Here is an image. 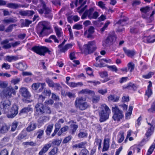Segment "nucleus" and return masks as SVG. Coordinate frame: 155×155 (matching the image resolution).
<instances>
[{
    "label": "nucleus",
    "instance_id": "obj_4",
    "mask_svg": "<svg viewBox=\"0 0 155 155\" xmlns=\"http://www.w3.org/2000/svg\"><path fill=\"white\" fill-rule=\"evenodd\" d=\"M8 83L4 81H0V88H3L2 93L6 97H11L12 94L15 95L16 91L11 86L7 87Z\"/></svg>",
    "mask_w": 155,
    "mask_h": 155
},
{
    "label": "nucleus",
    "instance_id": "obj_17",
    "mask_svg": "<svg viewBox=\"0 0 155 155\" xmlns=\"http://www.w3.org/2000/svg\"><path fill=\"white\" fill-rule=\"evenodd\" d=\"M19 93L25 99H29L31 95L27 88L25 87H21L19 90Z\"/></svg>",
    "mask_w": 155,
    "mask_h": 155
},
{
    "label": "nucleus",
    "instance_id": "obj_58",
    "mask_svg": "<svg viewBox=\"0 0 155 155\" xmlns=\"http://www.w3.org/2000/svg\"><path fill=\"white\" fill-rule=\"evenodd\" d=\"M99 74L100 77L102 78L107 77L108 76L107 72L106 71L99 72Z\"/></svg>",
    "mask_w": 155,
    "mask_h": 155
},
{
    "label": "nucleus",
    "instance_id": "obj_56",
    "mask_svg": "<svg viewBox=\"0 0 155 155\" xmlns=\"http://www.w3.org/2000/svg\"><path fill=\"white\" fill-rule=\"evenodd\" d=\"M73 28L77 30H80L83 28V26L82 25L76 23L73 25Z\"/></svg>",
    "mask_w": 155,
    "mask_h": 155
},
{
    "label": "nucleus",
    "instance_id": "obj_13",
    "mask_svg": "<svg viewBox=\"0 0 155 155\" xmlns=\"http://www.w3.org/2000/svg\"><path fill=\"white\" fill-rule=\"evenodd\" d=\"M66 41V40L64 39L62 43L58 46V48L60 49V52L61 53H65L68 49L71 48L73 46V45L71 44H67L63 47Z\"/></svg>",
    "mask_w": 155,
    "mask_h": 155
},
{
    "label": "nucleus",
    "instance_id": "obj_27",
    "mask_svg": "<svg viewBox=\"0 0 155 155\" xmlns=\"http://www.w3.org/2000/svg\"><path fill=\"white\" fill-rule=\"evenodd\" d=\"M17 68L21 71L25 70L28 67L26 64L25 62H20L16 64Z\"/></svg>",
    "mask_w": 155,
    "mask_h": 155
},
{
    "label": "nucleus",
    "instance_id": "obj_53",
    "mask_svg": "<svg viewBox=\"0 0 155 155\" xmlns=\"http://www.w3.org/2000/svg\"><path fill=\"white\" fill-rule=\"evenodd\" d=\"M46 82L49 87H55V84L52 80L49 79H47Z\"/></svg>",
    "mask_w": 155,
    "mask_h": 155
},
{
    "label": "nucleus",
    "instance_id": "obj_9",
    "mask_svg": "<svg viewBox=\"0 0 155 155\" xmlns=\"http://www.w3.org/2000/svg\"><path fill=\"white\" fill-rule=\"evenodd\" d=\"M85 101L86 99L83 97L77 98L74 103L76 107L81 110L86 109L88 107V105Z\"/></svg>",
    "mask_w": 155,
    "mask_h": 155
},
{
    "label": "nucleus",
    "instance_id": "obj_49",
    "mask_svg": "<svg viewBox=\"0 0 155 155\" xmlns=\"http://www.w3.org/2000/svg\"><path fill=\"white\" fill-rule=\"evenodd\" d=\"M72 138V137L71 135L65 137L62 141L63 144H66L70 141Z\"/></svg>",
    "mask_w": 155,
    "mask_h": 155
},
{
    "label": "nucleus",
    "instance_id": "obj_3",
    "mask_svg": "<svg viewBox=\"0 0 155 155\" xmlns=\"http://www.w3.org/2000/svg\"><path fill=\"white\" fill-rule=\"evenodd\" d=\"M100 109L99 112V121L101 122H103L109 119V116L111 113V110L105 104H103L101 105Z\"/></svg>",
    "mask_w": 155,
    "mask_h": 155
},
{
    "label": "nucleus",
    "instance_id": "obj_8",
    "mask_svg": "<svg viewBox=\"0 0 155 155\" xmlns=\"http://www.w3.org/2000/svg\"><path fill=\"white\" fill-rule=\"evenodd\" d=\"M112 110L113 114L112 117L114 121L119 122L124 117L122 111L120 110L118 106L112 107Z\"/></svg>",
    "mask_w": 155,
    "mask_h": 155
},
{
    "label": "nucleus",
    "instance_id": "obj_1",
    "mask_svg": "<svg viewBox=\"0 0 155 155\" xmlns=\"http://www.w3.org/2000/svg\"><path fill=\"white\" fill-rule=\"evenodd\" d=\"M45 98V97L42 94L39 95L38 98V103L35 106V113L36 115L39 116L45 113L48 114L51 113V108L48 106L52 105L54 103V101L51 99L47 100L44 103V105L43 103Z\"/></svg>",
    "mask_w": 155,
    "mask_h": 155
},
{
    "label": "nucleus",
    "instance_id": "obj_44",
    "mask_svg": "<svg viewBox=\"0 0 155 155\" xmlns=\"http://www.w3.org/2000/svg\"><path fill=\"white\" fill-rule=\"evenodd\" d=\"M44 134V130H43L41 129L38 130L36 133V135H37V138L39 139H41Z\"/></svg>",
    "mask_w": 155,
    "mask_h": 155
},
{
    "label": "nucleus",
    "instance_id": "obj_25",
    "mask_svg": "<svg viewBox=\"0 0 155 155\" xmlns=\"http://www.w3.org/2000/svg\"><path fill=\"white\" fill-rule=\"evenodd\" d=\"M110 139L109 138H104V140L102 152L107 151L110 147Z\"/></svg>",
    "mask_w": 155,
    "mask_h": 155
},
{
    "label": "nucleus",
    "instance_id": "obj_2",
    "mask_svg": "<svg viewBox=\"0 0 155 155\" xmlns=\"http://www.w3.org/2000/svg\"><path fill=\"white\" fill-rule=\"evenodd\" d=\"M147 123L150 126L146 130L144 138L139 144L141 146H143L150 140L155 130V119H153L151 123L147 122Z\"/></svg>",
    "mask_w": 155,
    "mask_h": 155
},
{
    "label": "nucleus",
    "instance_id": "obj_31",
    "mask_svg": "<svg viewBox=\"0 0 155 155\" xmlns=\"http://www.w3.org/2000/svg\"><path fill=\"white\" fill-rule=\"evenodd\" d=\"M88 134L86 131H83L80 130L78 134V137L79 139H84L87 137Z\"/></svg>",
    "mask_w": 155,
    "mask_h": 155
},
{
    "label": "nucleus",
    "instance_id": "obj_61",
    "mask_svg": "<svg viewBox=\"0 0 155 155\" xmlns=\"http://www.w3.org/2000/svg\"><path fill=\"white\" fill-rule=\"evenodd\" d=\"M120 134V137L118 140V143H121L124 139V132L123 131L119 132Z\"/></svg>",
    "mask_w": 155,
    "mask_h": 155
},
{
    "label": "nucleus",
    "instance_id": "obj_36",
    "mask_svg": "<svg viewBox=\"0 0 155 155\" xmlns=\"http://www.w3.org/2000/svg\"><path fill=\"white\" fill-rule=\"evenodd\" d=\"M49 120V118L47 116L41 117H39L38 120V122L41 124H44L45 123Z\"/></svg>",
    "mask_w": 155,
    "mask_h": 155
},
{
    "label": "nucleus",
    "instance_id": "obj_38",
    "mask_svg": "<svg viewBox=\"0 0 155 155\" xmlns=\"http://www.w3.org/2000/svg\"><path fill=\"white\" fill-rule=\"evenodd\" d=\"M53 126L54 124H51L48 125L46 129L45 130V132L47 135L49 136L50 135L53 129Z\"/></svg>",
    "mask_w": 155,
    "mask_h": 155
},
{
    "label": "nucleus",
    "instance_id": "obj_12",
    "mask_svg": "<svg viewBox=\"0 0 155 155\" xmlns=\"http://www.w3.org/2000/svg\"><path fill=\"white\" fill-rule=\"evenodd\" d=\"M128 19L126 16H123L117 22L116 24L119 25L117 30V31L120 32L124 31L125 28L123 27L126 25V22Z\"/></svg>",
    "mask_w": 155,
    "mask_h": 155
},
{
    "label": "nucleus",
    "instance_id": "obj_50",
    "mask_svg": "<svg viewBox=\"0 0 155 155\" xmlns=\"http://www.w3.org/2000/svg\"><path fill=\"white\" fill-rule=\"evenodd\" d=\"M89 152L87 149H82L80 151L78 155H89Z\"/></svg>",
    "mask_w": 155,
    "mask_h": 155
},
{
    "label": "nucleus",
    "instance_id": "obj_52",
    "mask_svg": "<svg viewBox=\"0 0 155 155\" xmlns=\"http://www.w3.org/2000/svg\"><path fill=\"white\" fill-rule=\"evenodd\" d=\"M7 7L9 8L16 9L18 7V5L15 3H9L7 4Z\"/></svg>",
    "mask_w": 155,
    "mask_h": 155
},
{
    "label": "nucleus",
    "instance_id": "obj_43",
    "mask_svg": "<svg viewBox=\"0 0 155 155\" xmlns=\"http://www.w3.org/2000/svg\"><path fill=\"white\" fill-rule=\"evenodd\" d=\"M147 111L149 113L155 112V100L152 103L150 107L147 109Z\"/></svg>",
    "mask_w": 155,
    "mask_h": 155
},
{
    "label": "nucleus",
    "instance_id": "obj_14",
    "mask_svg": "<svg viewBox=\"0 0 155 155\" xmlns=\"http://www.w3.org/2000/svg\"><path fill=\"white\" fill-rule=\"evenodd\" d=\"M87 49L88 54H91L95 51L97 49L96 46L95 42L94 41H89L87 44L86 45Z\"/></svg>",
    "mask_w": 155,
    "mask_h": 155
},
{
    "label": "nucleus",
    "instance_id": "obj_6",
    "mask_svg": "<svg viewBox=\"0 0 155 155\" xmlns=\"http://www.w3.org/2000/svg\"><path fill=\"white\" fill-rule=\"evenodd\" d=\"M30 50L40 56H45L46 53L50 54L51 52L48 48L42 46L35 45Z\"/></svg>",
    "mask_w": 155,
    "mask_h": 155
},
{
    "label": "nucleus",
    "instance_id": "obj_51",
    "mask_svg": "<svg viewBox=\"0 0 155 155\" xmlns=\"http://www.w3.org/2000/svg\"><path fill=\"white\" fill-rule=\"evenodd\" d=\"M58 150V147H55L49 152L48 154L49 155H54L57 153Z\"/></svg>",
    "mask_w": 155,
    "mask_h": 155
},
{
    "label": "nucleus",
    "instance_id": "obj_46",
    "mask_svg": "<svg viewBox=\"0 0 155 155\" xmlns=\"http://www.w3.org/2000/svg\"><path fill=\"white\" fill-rule=\"evenodd\" d=\"M150 10V7L149 5L142 7L140 9V11L141 13H147Z\"/></svg>",
    "mask_w": 155,
    "mask_h": 155
},
{
    "label": "nucleus",
    "instance_id": "obj_41",
    "mask_svg": "<svg viewBox=\"0 0 155 155\" xmlns=\"http://www.w3.org/2000/svg\"><path fill=\"white\" fill-rule=\"evenodd\" d=\"M86 2V1H85L82 4H81L80 6L78 7L77 8V10H79L78 12L80 14H81L87 8V5H86L84 7L81 8V7L85 4Z\"/></svg>",
    "mask_w": 155,
    "mask_h": 155
},
{
    "label": "nucleus",
    "instance_id": "obj_19",
    "mask_svg": "<svg viewBox=\"0 0 155 155\" xmlns=\"http://www.w3.org/2000/svg\"><path fill=\"white\" fill-rule=\"evenodd\" d=\"M18 106L14 104L12 105L10 111V114L9 115V117L10 118H13L15 117L18 113Z\"/></svg>",
    "mask_w": 155,
    "mask_h": 155
},
{
    "label": "nucleus",
    "instance_id": "obj_59",
    "mask_svg": "<svg viewBox=\"0 0 155 155\" xmlns=\"http://www.w3.org/2000/svg\"><path fill=\"white\" fill-rule=\"evenodd\" d=\"M129 80L128 78L127 77H122L119 79V82L120 84L126 82Z\"/></svg>",
    "mask_w": 155,
    "mask_h": 155
},
{
    "label": "nucleus",
    "instance_id": "obj_39",
    "mask_svg": "<svg viewBox=\"0 0 155 155\" xmlns=\"http://www.w3.org/2000/svg\"><path fill=\"white\" fill-rule=\"evenodd\" d=\"M88 34L87 36V38L92 37V34L94 32V28L93 26H91L88 30Z\"/></svg>",
    "mask_w": 155,
    "mask_h": 155
},
{
    "label": "nucleus",
    "instance_id": "obj_64",
    "mask_svg": "<svg viewBox=\"0 0 155 155\" xmlns=\"http://www.w3.org/2000/svg\"><path fill=\"white\" fill-rule=\"evenodd\" d=\"M99 14L97 12L95 11L94 13L93 12L90 19H96L99 16Z\"/></svg>",
    "mask_w": 155,
    "mask_h": 155
},
{
    "label": "nucleus",
    "instance_id": "obj_22",
    "mask_svg": "<svg viewBox=\"0 0 155 155\" xmlns=\"http://www.w3.org/2000/svg\"><path fill=\"white\" fill-rule=\"evenodd\" d=\"M69 123H72V124H71L70 126L71 130L70 131L69 133L71 134L74 135L75 134L77 129L78 128V126L77 124V122L74 121L73 120H70L69 122Z\"/></svg>",
    "mask_w": 155,
    "mask_h": 155
},
{
    "label": "nucleus",
    "instance_id": "obj_54",
    "mask_svg": "<svg viewBox=\"0 0 155 155\" xmlns=\"http://www.w3.org/2000/svg\"><path fill=\"white\" fill-rule=\"evenodd\" d=\"M153 94L152 89H147L145 91V95L147 96V98H149Z\"/></svg>",
    "mask_w": 155,
    "mask_h": 155
},
{
    "label": "nucleus",
    "instance_id": "obj_32",
    "mask_svg": "<svg viewBox=\"0 0 155 155\" xmlns=\"http://www.w3.org/2000/svg\"><path fill=\"white\" fill-rule=\"evenodd\" d=\"M37 125L35 123L31 122L26 128V130L28 132H30L36 129Z\"/></svg>",
    "mask_w": 155,
    "mask_h": 155
},
{
    "label": "nucleus",
    "instance_id": "obj_23",
    "mask_svg": "<svg viewBox=\"0 0 155 155\" xmlns=\"http://www.w3.org/2000/svg\"><path fill=\"white\" fill-rule=\"evenodd\" d=\"M87 144V142L86 141L80 142L78 143L73 145L72 147L73 149H86V146Z\"/></svg>",
    "mask_w": 155,
    "mask_h": 155
},
{
    "label": "nucleus",
    "instance_id": "obj_10",
    "mask_svg": "<svg viewBox=\"0 0 155 155\" xmlns=\"http://www.w3.org/2000/svg\"><path fill=\"white\" fill-rule=\"evenodd\" d=\"M51 29V27L48 26L44 24H42L41 26H39L36 28V32L40 37H44L49 34L48 31Z\"/></svg>",
    "mask_w": 155,
    "mask_h": 155
},
{
    "label": "nucleus",
    "instance_id": "obj_62",
    "mask_svg": "<svg viewBox=\"0 0 155 155\" xmlns=\"http://www.w3.org/2000/svg\"><path fill=\"white\" fill-rule=\"evenodd\" d=\"M42 94L46 96L50 97L51 94V91L50 90L45 89Z\"/></svg>",
    "mask_w": 155,
    "mask_h": 155
},
{
    "label": "nucleus",
    "instance_id": "obj_20",
    "mask_svg": "<svg viewBox=\"0 0 155 155\" xmlns=\"http://www.w3.org/2000/svg\"><path fill=\"white\" fill-rule=\"evenodd\" d=\"M94 10V8L93 7H91L88 9L86 10L81 16V19H84L87 17L90 19Z\"/></svg>",
    "mask_w": 155,
    "mask_h": 155
},
{
    "label": "nucleus",
    "instance_id": "obj_55",
    "mask_svg": "<svg viewBox=\"0 0 155 155\" xmlns=\"http://www.w3.org/2000/svg\"><path fill=\"white\" fill-rule=\"evenodd\" d=\"M22 145H29L31 146H35L36 145V143H34L33 141H30V142H23L22 143Z\"/></svg>",
    "mask_w": 155,
    "mask_h": 155
},
{
    "label": "nucleus",
    "instance_id": "obj_16",
    "mask_svg": "<svg viewBox=\"0 0 155 155\" xmlns=\"http://www.w3.org/2000/svg\"><path fill=\"white\" fill-rule=\"evenodd\" d=\"M142 41L146 43H153L155 42V34L146 36L144 35L142 37Z\"/></svg>",
    "mask_w": 155,
    "mask_h": 155
},
{
    "label": "nucleus",
    "instance_id": "obj_11",
    "mask_svg": "<svg viewBox=\"0 0 155 155\" xmlns=\"http://www.w3.org/2000/svg\"><path fill=\"white\" fill-rule=\"evenodd\" d=\"M117 38V35L115 32H111L109 33L108 36L106 39L105 42L106 44L112 45L115 42Z\"/></svg>",
    "mask_w": 155,
    "mask_h": 155
},
{
    "label": "nucleus",
    "instance_id": "obj_34",
    "mask_svg": "<svg viewBox=\"0 0 155 155\" xmlns=\"http://www.w3.org/2000/svg\"><path fill=\"white\" fill-rule=\"evenodd\" d=\"M68 129L69 127L66 125L61 127L57 133L58 136H61L63 133L68 131Z\"/></svg>",
    "mask_w": 155,
    "mask_h": 155
},
{
    "label": "nucleus",
    "instance_id": "obj_5",
    "mask_svg": "<svg viewBox=\"0 0 155 155\" xmlns=\"http://www.w3.org/2000/svg\"><path fill=\"white\" fill-rule=\"evenodd\" d=\"M40 4L37 6V11L41 15L44 14L45 16L49 14L51 12V9L50 8L46 5L43 0H39Z\"/></svg>",
    "mask_w": 155,
    "mask_h": 155
},
{
    "label": "nucleus",
    "instance_id": "obj_57",
    "mask_svg": "<svg viewBox=\"0 0 155 155\" xmlns=\"http://www.w3.org/2000/svg\"><path fill=\"white\" fill-rule=\"evenodd\" d=\"M142 120V117L141 116H140L136 121L135 126L137 127H139L141 125V121Z\"/></svg>",
    "mask_w": 155,
    "mask_h": 155
},
{
    "label": "nucleus",
    "instance_id": "obj_7",
    "mask_svg": "<svg viewBox=\"0 0 155 155\" xmlns=\"http://www.w3.org/2000/svg\"><path fill=\"white\" fill-rule=\"evenodd\" d=\"M61 142V140L57 139H54L52 142L51 143H49L44 145L42 148L39 152V155H43L44 154L48 151L52 145V146H55L57 147L58 146L60 145Z\"/></svg>",
    "mask_w": 155,
    "mask_h": 155
},
{
    "label": "nucleus",
    "instance_id": "obj_60",
    "mask_svg": "<svg viewBox=\"0 0 155 155\" xmlns=\"http://www.w3.org/2000/svg\"><path fill=\"white\" fill-rule=\"evenodd\" d=\"M26 137V135L20 133L18 136L16 137V139L18 141H21Z\"/></svg>",
    "mask_w": 155,
    "mask_h": 155
},
{
    "label": "nucleus",
    "instance_id": "obj_18",
    "mask_svg": "<svg viewBox=\"0 0 155 155\" xmlns=\"http://www.w3.org/2000/svg\"><path fill=\"white\" fill-rule=\"evenodd\" d=\"M11 104V102L9 100L6 99L1 102L0 107L5 112H6L8 111Z\"/></svg>",
    "mask_w": 155,
    "mask_h": 155
},
{
    "label": "nucleus",
    "instance_id": "obj_24",
    "mask_svg": "<svg viewBox=\"0 0 155 155\" xmlns=\"http://www.w3.org/2000/svg\"><path fill=\"white\" fill-rule=\"evenodd\" d=\"M123 50L125 54L129 57L133 58L136 53L134 50H131L127 49L126 47H123Z\"/></svg>",
    "mask_w": 155,
    "mask_h": 155
},
{
    "label": "nucleus",
    "instance_id": "obj_63",
    "mask_svg": "<svg viewBox=\"0 0 155 155\" xmlns=\"http://www.w3.org/2000/svg\"><path fill=\"white\" fill-rule=\"evenodd\" d=\"M108 68L112 71H114L115 72L117 73L118 71L117 67L114 65L109 66L108 67Z\"/></svg>",
    "mask_w": 155,
    "mask_h": 155
},
{
    "label": "nucleus",
    "instance_id": "obj_21",
    "mask_svg": "<svg viewBox=\"0 0 155 155\" xmlns=\"http://www.w3.org/2000/svg\"><path fill=\"white\" fill-rule=\"evenodd\" d=\"M122 87L123 90L127 89L129 90L132 89L133 91H137L138 86L136 84L129 82L127 85L123 86Z\"/></svg>",
    "mask_w": 155,
    "mask_h": 155
},
{
    "label": "nucleus",
    "instance_id": "obj_35",
    "mask_svg": "<svg viewBox=\"0 0 155 155\" xmlns=\"http://www.w3.org/2000/svg\"><path fill=\"white\" fill-rule=\"evenodd\" d=\"M54 31L56 35L58 38H60L61 37L63 34V32L62 31L61 28H59L57 27H55L54 28Z\"/></svg>",
    "mask_w": 155,
    "mask_h": 155
},
{
    "label": "nucleus",
    "instance_id": "obj_47",
    "mask_svg": "<svg viewBox=\"0 0 155 155\" xmlns=\"http://www.w3.org/2000/svg\"><path fill=\"white\" fill-rule=\"evenodd\" d=\"M128 71V70L127 67H124L122 68H120L118 69L117 73L121 74H126Z\"/></svg>",
    "mask_w": 155,
    "mask_h": 155
},
{
    "label": "nucleus",
    "instance_id": "obj_33",
    "mask_svg": "<svg viewBox=\"0 0 155 155\" xmlns=\"http://www.w3.org/2000/svg\"><path fill=\"white\" fill-rule=\"evenodd\" d=\"M101 57V56H99L96 58V60L97 61L98 60H99V61L100 62L99 63L97 64L96 65H95L96 67L102 68L105 66V63L104 61H102V59H100V58Z\"/></svg>",
    "mask_w": 155,
    "mask_h": 155
},
{
    "label": "nucleus",
    "instance_id": "obj_26",
    "mask_svg": "<svg viewBox=\"0 0 155 155\" xmlns=\"http://www.w3.org/2000/svg\"><path fill=\"white\" fill-rule=\"evenodd\" d=\"M31 106V105H28V107H24L20 111L19 115L22 116L25 114H27L28 112L32 110Z\"/></svg>",
    "mask_w": 155,
    "mask_h": 155
},
{
    "label": "nucleus",
    "instance_id": "obj_15",
    "mask_svg": "<svg viewBox=\"0 0 155 155\" xmlns=\"http://www.w3.org/2000/svg\"><path fill=\"white\" fill-rule=\"evenodd\" d=\"M45 83L38 82L34 83L31 85V88L32 90L36 91L41 86V87L38 91V92H40L42 91L45 87Z\"/></svg>",
    "mask_w": 155,
    "mask_h": 155
},
{
    "label": "nucleus",
    "instance_id": "obj_28",
    "mask_svg": "<svg viewBox=\"0 0 155 155\" xmlns=\"http://www.w3.org/2000/svg\"><path fill=\"white\" fill-rule=\"evenodd\" d=\"M51 39L54 40V42L55 43H59V40L57 38L56 36L54 35H51L48 38L45 39V41L48 43H52V41L51 40Z\"/></svg>",
    "mask_w": 155,
    "mask_h": 155
},
{
    "label": "nucleus",
    "instance_id": "obj_40",
    "mask_svg": "<svg viewBox=\"0 0 155 155\" xmlns=\"http://www.w3.org/2000/svg\"><path fill=\"white\" fill-rule=\"evenodd\" d=\"M55 128L54 130V132L51 134L52 137H54L58 132L59 129L60 128L61 125L59 123H57L55 124Z\"/></svg>",
    "mask_w": 155,
    "mask_h": 155
},
{
    "label": "nucleus",
    "instance_id": "obj_30",
    "mask_svg": "<svg viewBox=\"0 0 155 155\" xmlns=\"http://www.w3.org/2000/svg\"><path fill=\"white\" fill-rule=\"evenodd\" d=\"M107 98L109 101L116 102H117L119 101L120 97L118 96H116L114 94H111Z\"/></svg>",
    "mask_w": 155,
    "mask_h": 155
},
{
    "label": "nucleus",
    "instance_id": "obj_42",
    "mask_svg": "<svg viewBox=\"0 0 155 155\" xmlns=\"http://www.w3.org/2000/svg\"><path fill=\"white\" fill-rule=\"evenodd\" d=\"M127 69L130 72H132L134 69L135 64L132 62H129L127 64Z\"/></svg>",
    "mask_w": 155,
    "mask_h": 155
},
{
    "label": "nucleus",
    "instance_id": "obj_37",
    "mask_svg": "<svg viewBox=\"0 0 155 155\" xmlns=\"http://www.w3.org/2000/svg\"><path fill=\"white\" fill-rule=\"evenodd\" d=\"M18 59V58L17 56L8 55L6 57V60L9 62L17 61Z\"/></svg>",
    "mask_w": 155,
    "mask_h": 155
},
{
    "label": "nucleus",
    "instance_id": "obj_48",
    "mask_svg": "<svg viewBox=\"0 0 155 155\" xmlns=\"http://www.w3.org/2000/svg\"><path fill=\"white\" fill-rule=\"evenodd\" d=\"M18 122L16 121H15L12 123L11 129V130L12 131H14L16 130L18 126Z\"/></svg>",
    "mask_w": 155,
    "mask_h": 155
},
{
    "label": "nucleus",
    "instance_id": "obj_45",
    "mask_svg": "<svg viewBox=\"0 0 155 155\" xmlns=\"http://www.w3.org/2000/svg\"><path fill=\"white\" fill-rule=\"evenodd\" d=\"M155 74L154 72L150 71L148 74L145 75H143L142 78L145 79H148L152 77L153 75Z\"/></svg>",
    "mask_w": 155,
    "mask_h": 155
},
{
    "label": "nucleus",
    "instance_id": "obj_29",
    "mask_svg": "<svg viewBox=\"0 0 155 155\" xmlns=\"http://www.w3.org/2000/svg\"><path fill=\"white\" fill-rule=\"evenodd\" d=\"M9 129V127L6 124L0 125V133L4 134L7 133Z\"/></svg>",
    "mask_w": 155,
    "mask_h": 155
}]
</instances>
